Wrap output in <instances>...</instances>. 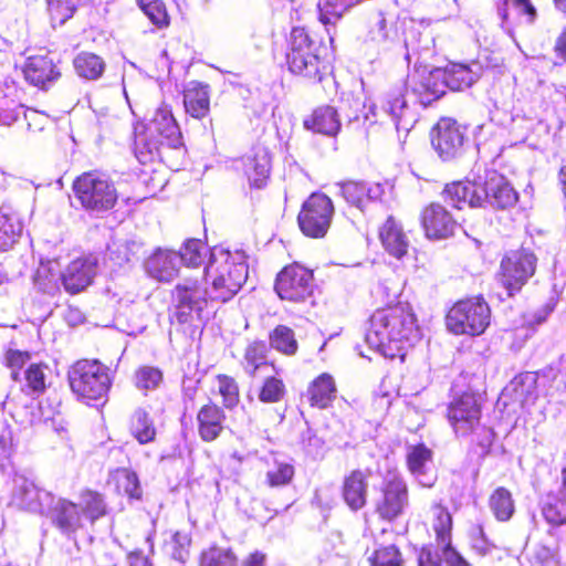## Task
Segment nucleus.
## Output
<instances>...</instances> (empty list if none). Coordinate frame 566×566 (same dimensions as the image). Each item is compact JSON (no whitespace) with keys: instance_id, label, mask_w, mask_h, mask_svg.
<instances>
[{"instance_id":"f257e3e1","label":"nucleus","mask_w":566,"mask_h":566,"mask_svg":"<svg viewBox=\"0 0 566 566\" xmlns=\"http://www.w3.org/2000/svg\"><path fill=\"white\" fill-rule=\"evenodd\" d=\"M419 338L415 314L403 305L377 310L365 335L370 349L389 358L401 355L405 344L412 345Z\"/></svg>"},{"instance_id":"f03ea898","label":"nucleus","mask_w":566,"mask_h":566,"mask_svg":"<svg viewBox=\"0 0 566 566\" xmlns=\"http://www.w3.org/2000/svg\"><path fill=\"white\" fill-rule=\"evenodd\" d=\"M247 256L214 247L205 268L207 293L211 302L226 303L233 298L248 279Z\"/></svg>"},{"instance_id":"7ed1b4c3","label":"nucleus","mask_w":566,"mask_h":566,"mask_svg":"<svg viewBox=\"0 0 566 566\" xmlns=\"http://www.w3.org/2000/svg\"><path fill=\"white\" fill-rule=\"evenodd\" d=\"M181 145L180 129L167 105L159 106L140 130L135 128L134 151L143 165L161 159L165 149Z\"/></svg>"},{"instance_id":"20e7f679","label":"nucleus","mask_w":566,"mask_h":566,"mask_svg":"<svg viewBox=\"0 0 566 566\" xmlns=\"http://www.w3.org/2000/svg\"><path fill=\"white\" fill-rule=\"evenodd\" d=\"M72 392L86 405L103 400L112 385L109 369L98 360L82 359L67 371Z\"/></svg>"},{"instance_id":"39448f33","label":"nucleus","mask_w":566,"mask_h":566,"mask_svg":"<svg viewBox=\"0 0 566 566\" xmlns=\"http://www.w3.org/2000/svg\"><path fill=\"white\" fill-rule=\"evenodd\" d=\"M321 41L305 28H293L289 40L286 63L289 70L304 77L321 81Z\"/></svg>"},{"instance_id":"423d86ee","label":"nucleus","mask_w":566,"mask_h":566,"mask_svg":"<svg viewBox=\"0 0 566 566\" xmlns=\"http://www.w3.org/2000/svg\"><path fill=\"white\" fill-rule=\"evenodd\" d=\"M75 198L90 213H103L114 208L118 193L114 182L98 172H84L73 184Z\"/></svg>"},{"instance_id":"0eeeda50","label":"nucleus","mask_w":566,"mask_h":566,"mask_svg":"<svg viewBox=\"0 0 566 566\" xmlns=\"http://www.w3.org/2000/svg\"><path fill=\"white\" fill-rule=\"evenodd\" d=\"M448 419L458 436H476L482 448H489L493 441V431L481 426V407L472 394H463L448 408Z\"/></svg>"},{"instance_id":"6e6552de","label":"nucleus","mask_w":566,"mask_h":566,"mask_svg":"<svg viewBox=\"0 0 566 566\" xmlns=\"http://www.w3.org/2000/svg\"><path fill=\"white\" fill-rule=\"evenodd\" d=\"M491 311L482 297L459 301L447 315V326L457 335H481L490 324Z\"/></svg>"},{"instance_id":"1a4fd4ad","label":"nucleus","mask_w":566,"mask_h":566,"mask_svg":"<svg viewBox=\"0 0 566 566\" xmlns=\"http://www.w3.org/2000/svg\"><path fill=\"white\" fill-rule=\"evenodd\" d=\"M537 258L525 248L509 252L501 261L499 282L507 291L509 295L518 292L522 286L534 275Z\"/></svg>"},{"instance_id":"9d476101","label":"nucleus","mask_w":566,"mask_h":566,"mask_svg":"<svg viewBox=\"0 0 566 566\" xmlns=\"http://www.w3.org/2000/svg\"><path fill=\"white\" fill-rule=\"evenodd\" d=\"M361 43L367 53L380 55L396 51L401 46L398 29L381 11L373 13L366 25Z\"/></svg>"},{"instance_id":"9b49d317","label":"nucleus","mask_w":566,"mask_h":566,"mask_svg":"<svg viewBox=\"0 0 566 566\" xmlns=\"http://www.w3.org/2000/svg\"><path fill=\"white\" fill-rule=\"evenodd\" d=\"M334 216V205L324 193H312L303 203L297 221L302 232L311 238H323Z\"/></svg>"},{"instance_id":"f8f14e48","label":"nucleus","mask_w":566,"mask_h":566,"mask_svg":"<svg viewBox=\"0 0 566 566\" xmlns=\"http://www.w3.org/2000/svg\"><path fill=\"white\" fill-rule=\"evenodd\" d=\"M172 297L175 302L174 315L180 324L192 323L195 318L201 321L205 308L211 302L207 287H201L193 280H185L177 284Z\"/></svg>"},{"instance_id":"ddd939ff","label":"nucleus","mask_w":566,"mask_h":566,"mask_svg":"<svg viewBox=\"0 0 566 566\" xmlns=\"http://www.w3.org/2000/svg\"><path fill=\"white\" fill-rule=\"evenodd\" d=\"M274 289L282 300L305 302L313 294V273L296 264L286 266L277 274Z\"/></svg>"},{"instance_id":"4468645a","label":"nucleus","mask_w":566,"mask_h":566,"mask_svg":"<svg viewBox=\"0 0 566 566\" xmlns=\"http://www.w3.org/2000/svg\"><path fill=\"white\" fill-rule=\"evenodd\" d=\"M408 488L403 478L389 471L385 476L381 495L376 502V512L387 521L400 516L408 506Z\"/></svg>"},{"instance_id":"2eb2a0df","label":"nucleus","mask_w":566,"mask_h":566,"mask_svg":"<svg viewBox=\"0 0 566 566\" xmlns=\"http://www.w3.org/2000/svg\"><path fill=\"white\" fill-rule=\"evenodd\" d=\"M465 129L452 118H441L432 130L431 144L439 157L447 161L464 151Z\"/></svg>"},{"instance_id":"dca6fc26","label":"nucleus","mask_w":566,"mask_h":566,"mask_svg":"<svg viewBox=\"0 0 566 566\" xmlns=\"http://www.w3.org/2000/svg\"><path fill=\"white\" fill-rule=\"evenodd\" d=\"M13 483V505L32 513L49 514L54 502V496L50 492L39 489L33 481L22 475L15 476Z\"/></svg>"},{"instance_id":"f3484780","label":"nucleus","mask_w":566,"mask_h":566,"mask_svg":"<svg viewBox=\"0 0 566 566\" xmlns=\"http://www.w3.org/2000/svg\"><path fill=\"white\" fill-rule=\"evenodd\" d=\"M407 87L400 84L391 88L382 103L384 112L391 118L398 133L408 134L417 123V113L406 99Z\"/></svg>"},{"instance_id":"a211bd4d","label":"nucleus","mask_w":566,"mask_h":566,"mask_svg":"<svg viewBox=\"0 0 566 566\" xmlns=\"http://www.w3.org/2000/svg\"><path fill=\"white\" fill-rule=\"evenodd\" d=\"M96 270L97 260L95 258H78L61 273V282L67 293L77 294L92 284Z\"/></svg>"},{"instance_id":"6ab92c4d","label":"nucleus","mask_w":566,"mask_h":566,"mask_svg":"<svg viewBox=\"0 0 566 566\" xmlns=\"http://www.w3.org/2000/svg\"><path fill=\"white\" fill-rule=\"evenodd\" d=\"M421 224L429 239H446L458 227L451 213L440 203H430L421 212Z\"/></svg>"},{"instance_id":"aec40b11","label":"nucleus","mask_w":566,"mask_h":566,"mask_svg":"<svg viewBox=\"0 0 566 566\" xmlns=\"http://www.w3.org/2000/svg\"><path fill=\"white\" fill-rule=\"evenodd\" d=\"M412 92L423 106L430 105L446 94V82L441 67L428 73H418L409 78Z\"/></svg>"},{"instance_id":"412c9836","label":"nucleus","mask_w":566,"mask_h":566,"mask_svg":"<svg viewBox=\"0 0 566 566\" xmlns=\"http://www.w3.org/2000/svg\"><path fill=\"white\" fill-rule=\"evenodd\" d=\"M538 376L533 371L522 373L515 376L504 388L502 397L509 398L512 403L522 408L533 406L538 398Z\"/></svg>"},{"instance_id":"4be33fe9","label":"nucleus","mask_w":566,"mask_h":566,"mask_svg":"<svg viewBox=\"0 0 566 566\" xmlns=\"http://www.w3.org/2000/svg\"><path fill=\"white\" fill-rule=\"evenodd\" d=\"M481 195L482 203L486 201L497 209L513 207L517 201V192L502 175L496 172H492L481 186Z\"/></svg>"},{"instance_id":"5701e85b","label":"nucleus","mask_w":566,"mask_h":566,"mask_svg":"<svg viewBox=\"0 0 566 566\" xmlns=\"http://www.w3.org/2000/svg\"><path fill=\"white\" fill-rule=\"evenodd\" d=\"M337 187L339 195L345 201L361 211L368 202L380 200L385 193V188L381 184L348 180L337 184Z\"/></svg>"},{"instance_id":"b1692460","label":"nucleus","mask_w":566,"mask_h":566,"mask_svg":"<svg viewBox=\"0 0 566 566\" xmlns=\"http://www.w3.org/2000/svg\"><path fill=\"white\" fill-rule=\"evenodd\" d=\"M442 69L446 88L463 91L471 87L482 75L483 67L478 61L470 63L450 62Z\"/></svg>"},{"instance_id":"393cba45","label":"nucleus","mask_w":566,"mask_h":566,"mask_svg":"<svg viewBox=\"0 0 566 566\" xmlns=\"http://www.w3.org/2000/svg\"><path fill=\"white\" fill-rule=\"evenodd\" d=\"M147 273L164 282L174 280L180 269V256L178 252L158 249L145 262Z\"/></svg>"},{"instance_id":"a878e982","label":"nucleus","mask_w":566,"mask_h":566,"mask_svg":"<svg viewBox=\"0 0 566 566\" xmlns=\"http://www.w3.org/2000/svg\"><path fill=\"white\" fill-rule=\"evenodd\" d=\"M243 169L251 186L255 188L264 187L271 171V156L268 148L255 146L243 158Z\"/></svg>"},{"instance_id":"bb28decb","label":"nucleus","mask_w":566,"mask_h":566,"mask_svg":"<svg viewBox=\"0 0 566 566\" xmlns=\"http://www.w3.org/2000/svg\"><path fill=\"white\" fill-rule=\"evenodd\" d=\"M53 524L65 534L83 527V516L77 504L65 499L54 500L49 514Z\"/></svg>"},{"instance_id":"cd10ccee","label":"nucleus","mask_w":566,"mask_h":566,"mask_svg":"<svg viewBox=\"0 0 566 566\" xmlns=\"http://www.w3.org/2000/svg\"><path fill=\"white\" fill-rule=\"evenodd\" d=\"M23 74L25 81L40 88H45L46 84L56 81L60 76L53 61L43 55L28 57Z\"/></svg>"},{"instance_id":"c85d7f7f","label":"nucleus","mask_w":566,"mask_h":566,"mask_svg":"<svg viewBox=\"0 0 566 566\" xmlns=\"http://www.w3.org/2000/svg\"><path fill=\"white\" fill-rule=\"evenodd\" d=\"M481 186L471 181L452 182L446 186L443 196L446 201L458 209H462L464 205L480 207L482 206Z\"/></svg>"},{"instance_id":"c756f323","label":"nucleus","mask_w":566,"mask_h":566,"mask_svg":"<svg viewBox=\"0 0 566 566\" xmlns=\"http://www.w3.org/2000/svg\"><path fill=\"white\" fill-rule=\"evenodd\" d=\"M226 416L223 410L212 403L205 405L197 415L199 437L206 441H214L223 430Z\"/></svg>"},{"instance_id":"7c9ffc66","label":"nucleus","mask_w":566,"mask_h":566,"mask_svg":"<svg viewBox=\"0 0 566 566\" xmlns=\"http://www.w3.org/2000/svg\"><path fill=\"white\" fill-rule=\"evenodd\" d=\"M379 239L384 249L394 258L401 259L407 254L409 240L400 224L389 217L379 230Z\"/></svg>"},{"instance_id":"2f4dec72","label":"nucleus","mask_w":566,"mask_h":566,"mask_svg":"<svg viewBox=\"0 0 566 566\" xmlns=\"http://www.w3.org/2000/svg\"><path fill=\"white\" fill-rule=\"evenodd\" d=\"M186 112L195 118H203L210 109L209 85L190 82L184 92Z\"/></svg>"},{"instance_id":"473e14b6","label":"nucleus","mask_w":566,"mask_h":566,"mask_svg":"<svg viewBox=\"0 0 566 566\" xmlns=\"http://www.w3.org/2000/svg\"><path fill=\"white\" fill-rule=\"evenodd\" d=\"M368 473L354 470L344 481L343 496L347 505L357 511L365 506L367 497Z\"/></svg>"},{"instance_id":"72a5a7b5","label":"nucleus","mask_w":566,"mask_h":566,"mask_svg":"<svg viewBox=\"0 0 566 566\" xmlns=\"http://www.w3.org/2000/svg\"><path fill=\"white\" fill-rule=\"evenodd\" d=\"M304 126L315 133L326 136H335L340 129V120L337 111L332 106L318 107Z\"/></svg>"},{"instance_id":"f704fd0d","label":"nucleus","mask_w":566,"mask_h":566,"mask_svg":"<svg viewBox=\"0 0 566 566\" xmlns=\"http://www.w3.org/2000/svg\"><path fill=\"white\" fill-rule=\"evenodd\" d=\"M23 230L22 222L10 207H0V251H8L18 241Z\"/></svg>"},{"instance_id":"c9c22d12","label":"nucleus","mask_w":566,"mask_h":566,"mask_svg":"<svg viewBox=\"0 0 566 566\" xmlns=\"http://www.w3.org/2000/svg\"><path fill=\"white\" fill-rule=\"evenodd\" d=\"M433 46L434 39L429 31L421 32L412 28L408 31L399 49L403 51L406 61L410 63L411 55L426 56L432 52Z\"/></svg>"},{"instance_id":"e433bc0d","label":"nucleus","mask_w":566,"mask_h":566,"mask_svg":"<svg viewBox=\"0 0 566 566\" xmlns=\"http://www.w3.org/2000/svg\"><path fill=\"white\" fill-rule=\"evenodd\" d=\"M336 397V385L328 374L318 376L308 388L311 405L321 409L327 408Z\"/></svg>"},{"instance_id":"4c0bfd02","label":"nucleus","mask_w":566,"mask_h":566,"mask_svg":"<svg viewBox=\"0 0 566 566\" xmlns=\"http://www.w3.org/2000/svg\"><path fill=\"white\" fill-rule=\"evenodd\" d=\"M129 431L140 444H146L155 440L156 428L154 421L144 408H137L133 412Z\"/></svg>"},{"instance_id":"58836bf2","label":"nucleus","mask_w":566,"mask_h":566,"mask_svg":"<svg viewBox=\"0 0 566 566\" xmlns=\"http://www.w3.org/2000/svg\"><path fill=\"white\" fill-rule=\"evenodd\" d=\"M77 505L81 509L82 516L86 517L91 523H94L107 513L103 495L95 491H83Z\"/></svg>"},{"instance_id":"ea45409f","label":"nucleus","mask_w":566,"mask_h":566,"mask_svg":"<svg viewBox=\"0 0 566 566\" xmlns=\"http://www.w3.org/2000/svg\"><path fill=\"white\" fill-rule=\"evenodd\" d=\"M61 273L55 261L41 263L34 275V284L43 293L54 294L59 291Z\"/></svg>"},{"instance_id":"a19ab883","label":"nucleus","mask_w":566,"mask_h":566,"mask_svg":"<svg viewBox=\"0 0 566 566\" xmlns=\"http://www.w3.org/2000/svg\"><path fill=\"white\" fill-rule=\"evenodd\" d=\"M73 64L77 75L86 80L99 78L105 70L103 59L90 52L77 54Z\"/></svg>"},{"instance_id":"79ce46f5","label":"nucleus","mask_w":566,"mask_h":566,"mask_svg":"<svg viewBox=\"0 0 566 566\" xmlns=\"http://www.w3.org/2000/svg\"><path fill=\"white\" fill-rule=\"evenodd\" d=\"M542 514L552 525L566 524V497L559 491L548 493L542 505Z\"/></svg>"},{"instance_id":"37998d69","label":"nucleus","mask_w":566,"mask_h":566,"mask_svg":"<svg viewBox=\"0 0 566 566\" xmlns=\"http://www.w3.org/2000/svg\"><path fill=\"white\" fill-rule=\"evenodd\" d=\"M489 506L495 518L501 522L509 521L515 511L511 492L500 486L490 496Z\"/></svg>"},{"instance_id":"c03bdc74","label":"nucleus","mask_w":566,"mask_h":566,"mask_svg":"<svg viewBox=\"0 0 566 566\" xmlns=\"http://www.w3.org/2000/svg\"><path fill=\"white\" fill-rule=\"evenodd\" d=\"M268 347L264 342H252L244 352L243 368L248 375L254 377L256 371L268 367L266 363Z\"/></svg>"},{"instance_id":"a18cd8bd","label":"nucleus","mask_w":566,"mask_h":566,"mask_svg":"<svg viewBox=\"0 0 566 566\" xmlns=\"http://www.w3.org/2000/svg\"><path fill=\"white\" fill-rule=\"evenodd\" d=\"M271 346L285 355H294L297 350V342L294 332L285 326L279 325L270 334Z\"/></svg>"},{"instance_id":"49530a36","label":"nucleus","mask_w":566,"mask_h":566,"mask_svg":"<svg viewBox=\"0 0 566 566\" xmlns=\"http://www.w3.org/2000/svg\"><path fill=\"white\" fill-rule=\"evenodd\" d=\"M295 469L291 463L275 460L265 473V484L270 488H281L290 484Z\"/></svg>"},{"instance_id":"de8ad7c7","label":"nucleus","mask_w":566,"mask_h":566,"mask_svg":"<svg viewBox=\"0 0 566 566\" xmlns=\"http://www.w3.org/2000/svg\"><path fill=\"white\" fill-rule=\"evenodd\" d=\"M142 250V244L135 240H126L124 242H114L108 248L109 259L117 265L130 263L134 259H138V253Z\"/></svg>"},{"instance_id":"09e8293b","label":"nucleus","mask_w":566,"mask_h":566,"mask_svg":"<svg viewBox=\"0 0 566 566\" xmlns=\"http://www.w3.org/2000/svg\"><path fill=\"white\" fill-rule=\"evenodd\" d=\"M431 460L432 452L424 444H418L410 448L407 455L408 468L418 479L426 474Z\"/></svg>"},{"instance_id":"8fccbe9b","label":"nucleus","mask_w":566,"mask_h":566,"mask_svg":"<svg viewBox=\"0 0 566 566\" xmlns=\"http://www.w3.org/2000/svg\"><path fill=\"white\" fill-rule=\"evenodd\" d=\"M432 527L439 544L451 541L452 517L448 510L441 505L432 506Z\"/></svg>"},{"instance_id":"3c124183","label":"nucleus","mask_w":566,"mask_h":566,"mask_svg":"<svg viewBox=\"0 0 566 566\" xmlns=\"http://www.w3.org/2000/svg\"><path fill=\"white\" fill-rule=\"evenodd\" d=\"M319 20L323 24L332 23L333 19H339L349 8L354 7V0H318Z\"/></svg>"},{"instance_id":"603ef678","label":"nucleus","mask_w":566,"mask_h":566,"mask_svg":"<svg viewBox=\"0 0 566 566\" xmlns=\"http://www.w3.org/2000/svg\"><path fill=\"white\" fill-rule=\"evenodd\" d=\"M370 566H401L402 555L396 545H386L375 548L368 557Z\"/></svg>"},{"instance_id":"864d4df0","label":"nucleus","mask_w":566,"mask_h":566,"mask_svg":"<svg viewBox=\"0 0 566 566\" xmlns=\"http://www.w3.org/2000/svg\"><path fill=\"white\" fill-rule=\"evenodd\" d=\"M163 381L160 369L151 366H143L135 371L134 382L139 390H154Z\"/></svg>"},{"instance_id":"5fc2aeb1","label":"nucleus","mask_w":566,"mask_h":566,"mask_svg":"<svg viewBox=\"0 0 566 566\" xmlns=\"http://www.w3.org/2000/svg\"><path fill=\"white\" fill-rule=\"evenodd\" d=\"M207 248L201 240L189 239L184 244L182 250L178 253L180 256V265L185 263L187 266H198L202 263Z\"/></svg>"},{"instance_id":"6e6d98bb","label":"nucleus","mask_w":566,"mask_h":566,"mask_svg":"<svg viewBox=\"0 0 566 566\" xmlns=\"http://www.w3.org/2000/svg\"><path fill=\"white\" fill-rule=\"evenodd\" d=\"M77 1L78 0H46L52 22L60 25L65 23L74 14Z\"/></svg>"},{"instance_id":"4d7b16f0","label":"nucleus","mask_w":566,"mask_h":566,"mask_svg":"<svg viewBox=\"0 0 566 566\" xmlns=\"http://www.w3.org/2000/svg\"><path fill=\"white\" fill-rule=\"evenodd\" d=\"M139 8L148 19L158 28L169 24L168 14L164 3L159 0H137Z\"/></svg>"},{"instance_id":"13d9d810","label":"nucleus","mask_w":566,"mask_h":566,"mask_svg":"<svg viewBox=\"0 0 566 566\" xmlns=\"http://www.w3.org/2000/svg\"><path fill=\"white\" fill-rule=\"evenodd\" d=\"M510 2L520 14L526 17L528 23H533L535 21L537 15L536 9L530 0H503V4L497 8V14L502 20V27L507 23V6Z\"/></svg>"},{"instance_id":"bf43d9fd","label":"nucleus","mask_w":566,"mask_h":566,"mask_svg":"<svg viewBox=\"0 0 566 566\" xmlns=\"http://www.w3.org/2000/svg\"><path fill=\"white\" fill-rule=\"evenodd\" d=\"M200 566H237V559L231 551L211 547L202 553Z\"/></svg>"},{"instance_id":"052dcab7","label":"nucleus","mask_w":566,"mask_h":566,"mask_svg":"<svg viewBox=\"0 0 566 566\" xmlns=\"http://www.w3.org/2000/svg\"><path fill=\"white\" fill-rule=\"evenodd\" d=\"M117 488L130 499L139 500L142 497V488L138 476L128 469H120L116 473Z\"/></svg>"},{"instance_id":"680f3d73","label":"nucleus","mask_w":566,"mask_h":566,"mask_svg":"<svg viewBox=\"0 0 566 566\" xmlns=\"http://www.w3.org/2000/svg\"><path fill=\"white\" fill-rule=\"evenodd\" d=\"M285 394V386L281 379L268 377L260 389L259 399L262 402L274 403L280 401Z\"/></svg>"},{"instance_id":"e2e57ef3","label":"nucleus","mask_w":566,"mask_h":566,"mask_svg":"<svg viewBox=\"0 0 566 566\" xmlns=\"http://www.w3.org/2000/svg\"><path fill=\"white\" fill-rule=\"evenodd\" d=\"M191 538L187 533L176 532L168 543V548L174 559L185 563L189 556Z\"/></svg>"},{"instance_id":"0e129e2a","label":"nucleus","mask_w":566,"mask_h":566,"mask_svg":"<svg viewBox=\"0 0 566 566\" xmlns=\"http://www.w3.org/2000/svg\"><path fill=\"white\" fill-rule=\"evenodd\" d=\"M23 112V106L14 99L8 96H0V125L9 126L13 124Z\"/></svg>"},{"instance_id":"69168bd1","label":"nucleus","mask_w":566,"mask_h":566,"mask_svg":"<svg viewBox=\"0 0 566 566\" xmlns=\"http://www.w3.org/2000/svg\"><path fill=\"white\" fill-rule=\"evenodd\" d=\"M219 392L223 397V403L227 408L234 407L239 401V387L235 380L229 376L218 377Z\"/></svg>"},{"instance_id":"338daca9","label":"nucleus","mask_w":566,"mask_h":566,"mask_svg":"<svg viewBox=\"0 0 566 566\" xmlns=\"http://www.w3.org/2000/svg\"><path fill=\"white\" fill-rule=\"evenodd\" d=\"M6 365L11 369V378L14 381L20 380L19 369L22 368L30 359L28 352H21L17 349H9L6 353Z\"/></svg>"},{"instance_id":"774afa93","label":"nucleus","mask_w":566,"mask_h":566,"mask_svg":"<svg viewBox=\"0 0 566 566\" xmlns=\"http://www.w3.org/2000/svg\"><path fill=\"white\" fill-rule=\"evenodd\" d=\"M25 380L32 391H44L46 385L43 367L41 365L32 364L25 371Z\"/></svg>"}]
</instances>
